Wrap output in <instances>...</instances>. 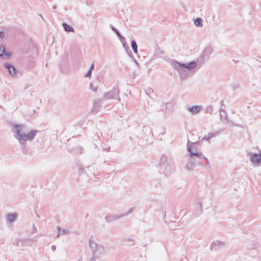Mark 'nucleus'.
<instances>
[{
	"mask_svg": "<svg viewBox=\"0 0 261 261\" xmlns=\"http://www.w3.org/2000/svg\"><path fill=\"white\" fill-rule=\"evenodd\" d=\"M133 210L134 208H131L127 213H124V214L126 215V216L128 215L129 214H131L133 212Z\"/></svg>",
	"mask_w": 261,
	"mask_h": 261,
	"instance_id": "obj_35",
	"label": "nucleus"
},
{
	"mask_svg": "<svg viewBox=\"0 0 261 261\" xmlns=\"http://www.w3.org/2000/svg\"><path fill=\"white\" fill-rule=\"evenodd\" d=\"M90 88L94 92H96L97 91V87H94L92 83L90 84Z\"/></svg>",
	"mask_w": 261,
	"mask_h": 261,
	"instance_id": "obj_31",
	"label": "nucleus"
},
{
	"mask_svg": "<svg viewBox=\"0 0 261 261\" xmlns=\"http://www.w3.org/2000/svg\"><path fill=\"white\" fill-rule=\"evenodd\" d=\"M17 218L16 213H9L7 215V220L9 223L15 222Z\"/></svg>",
	"mask_w": 261,
	"mask_h": 261,
	"instance_id": "obj_14",
	"label": "nucleus"
},
{
	"mask_svg": "<svg viewBox=\"0 0 261 261\" xmlns=\"http://www.w3.org/2000/svg\"><path fill=\"white\" fill-rule=\"evenodd\" d=\"M123 46L125 48L126 50L129 48L128 46L126 45V42L125 41V42H122Z\"/></svg>",
	"mask_w": 261,
	"mask_h": 261,
	"instance_id": "obj_37",
	"label": "nucleus"
},
{
	"mask_svg": "<svg viewBox=\"0 0 261 261\" xmlns=\"http://www.w3.org/2000/svg\"><path fill=\"white\" fill-rule=\"evenodd\" d=\"M114 216H115V220H117L121 219L122 218H123L124 217H125L126 215H125L124 213V214H121L120 215H114Z\"/></svg>",
	"mask_w": 261,
	"mask_h": 261,
	"instance_id": "obj_29",
	"label": "nucleus"
},
{
	"mask_svg": "<svg viewBox=\"0 0 261 261\" xmlns=\"http://www.w3.org/2000/svg\"><path fill=\"white\" fill-rule=\"evenodd\" d=\"M208 59L205 58L202 55L200 56L195 61L197 62L198 68H200Z\"/></svg>",
	"mask_w": 261,
	"mask_h": 261,
	"instance_id": "obj_15",
	"label": "nucleus"
},
{
	"mask_svg": "<svg viewBox=\"0 0 261 261\" xmlns=\"http://www.w3.org/2000/svg\"><path fill=\"white\" fill-rule=\"evenodd\" d=\"M105 219L108 223L115 221L114 215H107Z\"/></svg>",
	"mask_w": 261,
	"mask_h": 261,
	"instance_id": "obj_26",
	"label": "nucleus"
},
{
	"mask_svg": "<svg viewBox=\"0 0 261 261\" xmlns=\"http://www.w3.org/2000/svg\"><path fill=\"white\" fill-rule=\"evenodd\" d=\"M212 53V48L210 46H207L204 49L202 55L205 57V58L208 59L209 58L210 56Z\"/></svg>",
	"mask_w": 261,
	"mask_h": 261,
	"instance_id": "obj_16",
	"label": "nucleus"
},
{
	"mask_svg": "<svg viewBox=\"0 0 261 261\" xmlns=\"http://www.w3.org/2000/svg\"><path fill=\"white\" fill-rule=\"evenodd\" d=\"M84 170V168H82V167H80V171H83Z\"/></svg>",
	"mask_w": 261,
	"mask_h": 261,
	"instance_id": "obj_49",
	"label": "nucleus"
},
{
	"mask_svg": "<svg viewBox=\"0 0 261 261\" xmlns=\"http://www.w3.org/2000/svg\"><path fill=\"white\" fill-rule=\"evenodd\" d=\"M33 240H33V239H25V240L19 239V240H16L15 243H14V244L17 246H20V245L22 246V244L23 242H26V243L29 242L30 243H32Z\"/></svg>",
	"mask_w": 261,
	"mask_h": 261,
	"instance_id": "obj_17",
	"label": "nucleus"
},
{
	"mask_svg": "<svg viewBox=\"0 0 261 261\" xmlns=\"http://www.w3.org/2000/svg\"><path fill=\"white\" fill-rule=\"evenodd\" d=\"M184 64L185 65L184 66L185 67H186L189 70L195 69L197 67H198L197 62H196V61H191L188 63H184Z\"/></svg>",
	"mask_w": 261,
	"mask_h": 261,
	"instance_id": "obj_13",
	"label": "nucleus"
},
{
	"mask_svg": "<svg viewBox=\"0 0 261 261\" xmlns=\"http://www.w3.org/2000/svg\"><path fill=\"white\" fill-rule=\"evenodd\" d=\"M219 132H216L215 133H209L207 136V138L209 139V140L212 138L217 136V135H219Z\"/></svg>",
	"mask_w": 261,
	"mask_h": 261,
	"instance_id": "obj_27",
	"label": "nucleus"
},
{
	"mask_svg": "<svg viewBox=\"0 0 261 261\" xmlns=\"http://www.w3.org/2000/svg\"><path fill=\"white\" fill-rule=\"evenodd\" d=\"M69 233V229H61V234H66Z\"/></svg>",
	"mask_w": 261,
	"mask_h": 261,
	"instance_id": "obj_30",
	"label": "nucleus"
},
{
	"mask_svg": "<svg viewBox=\"0 0 261 261\" xmlns=\"http://www.w3.org/2000/svg\"><path fill=\"white\" fill-rule=\"evenodd\" d=\"M37 231V228L36 227L35 224L33 225L32 227V231L31 232V234L36 233Z\"/></svg>",
	"mask_w": 261,
	"mask_h": 261,
	"instance_id": "obj_32",
	"label": "nucleus"
},
{
	"mask_svg": "<svg viewBox=\"0 0 261 261\" xmlns=\"http://www.w3.org/2000/svg\"><path fill=\"white\" fill-rule=\"evenodd\" d=\"M98 245L94 241L89 239V247L91 249L93 253V256L91 257L90 261H95L98 258V256L95 254V250Z\"/></svg>",
	"mask_w": 261,
	"mask_h": 261,
	"instance_id": "obj_7",
	"label": "nucleus"
},
{
	"mask_svg": "<svg viewBox=\"0 0 261 261\" xmlns=\"http://www.w3.org/2000/svg\"><path fill=\"white\" fill-rule=\"evenodd\" d=\"M116 33V34L117 35L119 34V33H120V32H119V31L117 30L116 31V32H115Z\"/></svg>",
	"mask_w": 261,
	"mask_h": 261,
	"instance_id": "obj_46",
	"label": "nucleus"
},
{
	"mask_svg": "<svg viewBox=\"0 0 261 261\" xmlns=\"http://www.w3.org/2000/svg\"><path fill=\"white\" fill-rule=\"evenodd\" d=\"M117 37H118V38H119V37H121V36H122V35H121V34L120 33H119V34H118V35H117Z\"/></svg>",
	"mask_w": 261,
	"mask_h": 261,
	"instance_id": "obj_48",
	"label": "nucleus"
},
{
	"mask_svg": "<svg viewBox=\"0 0 261 261\" xmlns=\"http://www.w3.org/2000/svg\"><path fill=\"white\" fill-rule=\"evenodd\" d=\"M202 141H203V140H206V141H209V139H208L207 138V136H204L203 138H202Z\"/></svg>",
	"mask_w": 261,
	"mask_h": 261,
	"instance_id": "obj_44",
	"label": "nucleus"
},
{
	"mask_svg": "<svg viewBox=\"0 0 261 261\" xmlns=\"http://www.w3.org/2000/svg\"><path fill=\"white\" fill-rule=\"evenodd\" d=\"M171 159L169 155L163 154L160 160L159 172L168 175L171 171Z\"/></svg>",
	"mask_w": 261,
	"mask_h": 261,
	"instance_id": "obj_2",
	"label": "nucleus"
},
{
	"mask_svg": "<svg viewBox=\"0 0 261 261\" xmlns=\"http://www.w3.org/2000/svg\"><path fill=\"white\" fill-rule=\"evenodd\" d=\"M131 47L134 52L135 54H137V44L135 40H133L131 41Z\"/></svg>",
	"mask_w": 261,
	"mask_h": 261,
	"instance_id": "obj_25",
	"label": "nucleus"
},
{
	"mask_svg": "<svg viewBox=\"0 0 261 261\" xmlns=\"http://www.w3.org/2000/svg\"><path fill=\"white\" fill-rule=\"evenodd\" d=\"M187 109L191 114L193 115H195L200 112V110L201 109V106H194L191 107H188Z\"/></svg>",
	"mask_w": 261,
	"mask_h": 261,
	"instance_id": "obj_12",
	"label": "nucleus"
},
{
	"mask_svg": "<svg viewBox=\"0 0 261 261\" xmlns=\"http://www.w3.org/2000/svg\"><path fill=\"white\" fill-rule=\"evenodd\" d=\"M194 24L198 27H201L202 26V19L200 17H198L194 19Z\"/></svg>",
	"mask_w": 261,
	"mask_h": 261,
	"instance_id": "obj_24",
	"label": "nucleus"
},
{
	"mask_svg": "<svg viewBox=\"0 0 261 261\" xmlns=\"http://www.w3.org/2000/svg\"><path fill=\"white\" fill-rule=\"evenodd\" d=\"M165 55V53L163 50H161L160 48H158L156 49L154 56L156 58H163Z\"/></svg>",
	"mask_w": 261,
	"mask_h": 261,
	"instance_id": "obj_18",
	"label": "nucleus"
},
{
	"mask_svg": "<svg viewBox=\"0 0 261 261\" xmlns=\"http://www.w3.org/2000/svg\"><path fill=\"white\" fill-rule=\"evenodd\" d=\"M146 93L148 94H150L151 93H153V90L150 88H148L147 91H146Z\"/></svg>",
	"mask_w": 261,
	"mask_h": 261,
	"instance_id": "obj_38",
	"label": "nucleus"
},
{
	"mask_svg": "<svg viewBox=\"0 0 261 261\" xmlns=\"http://www.w3.org/2000/svg\"><path fill=\"white\" fill-rule=\"evenodd\" d=\"M200 155H198V156H196L195 159L197 160V161H199L200 162L201 161L205 162L207 164H208V161L207 159L203 155L202 152H200Z\"/></svg>",
	"mask_w": 261,
	"mask_h": 261,
	"instance_id": "obj_21",
	"label": "nucleus"
},
{
	"mask_svg": "<svg viewBox=\"0 0 261 261\" xmlns=\"http://www.w3.org/2000/svg\"><path fill=\"white\" fill-rule=\"evenodd\" d=\"M62 25L64 28V30L66 32H74V30L73 28L72 27H71V25L68 24L67 23L63 22L62 23Z\"/></svg>",
	"mask_w": 261,
	"mask_h": 261,
	"instance_id": "obj_19",
	"label": "nucleus"
},
{
	"mask_svg": "<svg viewBox=\"0 0 261 261\" xmlns=\"http://www.w3.org/2000/svg\"><path fill=\"white\" fill-rule=\"evenodd\" d=\"M4 56H6L7 58L9 59L11 56V53L6 50L4 45H1L0 46V57L4 58Z\"/></svg>",
	"mask_w": 261,
	"mask_h": 261,
	"instance_id": "obj_11",
	"label": "nucleus"
},
{
	"mask_svg": "<svg viewBox=\"0 0 261 261\" xmlns=\"http://www.w3.org/2000/svg\"><path fill=\"white\" fill-rule=\"evenodd\" d=\"M53 9H57V7L56 5H54L52 7Z\"/></svg>",
	"mask_w": 261,
	"mask_h": 261,
	"instance_id": "obj_45",
	"label": "nucleus"
},
{
	"mask_svg": "<svg viewBox=\"0 0 261 261\" xmlns=\"http://www.w3.org/2000/svg\"><path fill=\"white\" fill-rule=\"evenodd\" d=\"M119 90L118 86L115 87L109 92L105 93L103 97L104 100L116 99L120 101V98L119 95Z\"/></svg>",
	"mask_w": 261,
	"mask_h": 261,
	"instance_id": "obj_3",
	"label": "nucleus"
},
{
	"mask_svg": "<svg viewBox=\"0 0 261 261\" xmlns=\"http://www.w3.org/2000/svg\"><path fill=\"white\" fill-rule=\"evenodd\" d=\"M184 65H185L184 63H181L176 61H174L173 62L174 68L177 70L179 74L187 71L186 69H187Z\"/></svg>",
	"mask_w": 261,
	"mask_h": 261,
	"instance_id": "obj_8",
	"label": "nucleus"
},
{
	"mask_svg": "<svg viewBox=\"0 0 261 261\" xmlns=\"http://www.w3.org/2000/svg\"><path fill=\"white\" fill-rule=\"evenodd\" d=\"M197 143H193L190 141H188L187 144V150L189 153V156L191 158L195 159L198 155H200V151H198V149L196 146Z\"/></svg>",
	"mask_w": 261,
	"mask_h": 261,
	"instance_id": "obj_4",
	"label": "nucleus"
},
{
	"mask_svg": "<svg viewBox=\"0 0 261 261\" xmlns=\"http://www.w3.org/2000/svg\"><path fill=\"white\" fill-rule=\"evenodd\" d=\"M92 74V71L90 70H88V72L85 74V77H90Z\"/></svg>",
	"mask_w": 261,
	"mask_h": 261,
	"instance_id": "obj_33",
	"label": "nucleus"
},
{
	"mask_svg": "<svg viewBox=\"0 0 261 261\" xmlns=\"http://www.w3.org/2000/svg\"><path fill=\"white\" fill-rule=\"evenodd\" d=\"M103 252L104 248L101 245H99L95 250V254L99 256V255L103 253Z\"/></svg>",
	"mask_w": 261,
	"mask_h": 261,
	"instance_id": "obj_23",
	"label": "nucleus"
},
{
	"mask_svg": "<svg viewBox=\"0 0 261 261\" xmlns=\"http://www.w3.org/2000/svg\"><path fill=\"white\" fill-rule=\"evenodd\" d=\"M116 33V34L117 35L119 34V33H120V32H119V31L117 30L116 31V32H115Z\"/></svg>",
	"mask_w": 261,
	"mask_h": 261,
	"instance_id": "obj_47",
	"label": "nucleus"
},
{
	"mask_svg": "<svg viewBox=\"0 0 261 261\" xmlns=\"http://www.w3.org/2000/svg\"><path fill=\"white\" fill-rule=\"evenodd\" d=\"M224 243L219 241H213L211 244V250L217 251L224 246Z\"/></svg>",
	"mask_w": 261,
	"mask_h": 261,
	"instance_id": "obj_9",
	"label": "nucleus"
},
{
	"mask_svg": "<svg viewBox=\"0 0 261 261\" xmlns=\"http://www.w3.org/2000/svg\"><path fill=\"white\" fill-rule=\"evenodd\" d=\"M5 37V33L4 32L1 31H0V38H3Z\"/></svg>",
	"mask_w": 261,
	"mask_h": 261,
	"instance_id": "obj_41",
	"label": "nucleus"
},
{
	"mask_svg": "<svg viewBox=\"0 0 261 261\" xmlns=\"http://www.w3.org/2000/svg\"><path fill=\"white\" fill-rule=\"evenodd\" d=\"M4 67L8 70L9 73L12 76H14L16 73L15 67L10 63H5Z\"/></svg>",
	"mask_w": 261,
	"mask_h": 261,
	"instance_id": "obj_10",
	"label": "nucleus"
},
{
	"mask_svg": "<svg viewBox=\"0 0 261 261\" xmlns=\"http://www.w3.org/2000/svg\"><path fill=\"white\" fill-rule=\"evenodd\" d=\"M110 27L114 32H116V31L117 30V29L116 28H115L112 24H110Z\"/></svg>",
	"mask_w": 261,
	"mask_h": 261,
	"instance_id": "obj_36",
	"label": "nucleus"
},
{
	"mask_svg": "<svg viewBox=\"0 0 261 261\" xmlns=\"http://www.w3.org/2000/svg\"><path fill=\"white\" fill-rule=\"evenodd\" d=\"M94 63H93L91 65L90 67L89 70H90V71H92V70L94 69Z\"/></svg>",
	"mask_w": 261,
	"mask_h": 261,
	"instance_id": "obj_40",
	"label": "nucleus"
},
{
	"mask_svg": "<svg viewBox=\"0 0 261 261\" xmlns=\"http://www.w3.org/2000/svg\"><path fill=\"white\" fill-rule=\"evenodd\" d=\"M129 139L133 140V138L131 137H129Z\"/></svg>",
	"mask_w": 261,
	"mask_h": 261,
	"instance_id": "obj_52",
	"label": "nucleus"
},
{
	"mask_svg": "<svg viewBox=\"0 0 261 261\" xmlns=\"http://www.w3.org/2000/svg\"><path fill=\"white\" fill-rule=\"evenodd\" d=\"M188 76H189V73L187 72V71H186L184 72H182V73H181V74H180V76L181 79H185L187 77H188Z\"/></svg>",
	"mask_w": 261,
	"mask_h": 261,
	"instance_id": "obj_28",
	"label": "nucleus"
},
{
	"mask_svg": "<svg viewBox=\"0 0 261 261\" xmlns=\"http://www.w3.org/2000/svg\"><path fill=\"white\" fill-rule=\"evenodd\" d=\"M100 103V100H99L97 101H95L93 104L92 112L97 113L99 111V109L100 107L99 103Z\"/></svg>",
	"mask_w": 261,
	"mask_h": 261,
	"instance_id": "obj_22",
	"label": "nucleus"
},
{
	"mask_svg": "<svg viewBox=\"0 0 261 261\" xmlns=\"http://www.w3.org/2000/svg\"><path fill=\"white\" fill-rule=\"evenodd\" d=\"M106 150H107L108 151H109V150H110V148H107V149H106Z\"/></svg>",
	"mask_w": 261,
	"mask_h": 261,
	"instance_id": "obj_50",
	"label": "nucleus"
},
{
	"mask_svg": "<svg viewBox=\"0 0 261 261\" xmlns=\"http://www.w3.org/2000/svg\"><path fill=\"white\" fill-rule=\"evenodd\" d=\"M25 127L24 124H12V132L16 135L14 137L18 141L23 153H24L26 150V142L33 141L38 132L37 130H32L25 134Z\"/></svg>",
	"mask_w": 261,
	"mask_h": 261,
	"instance_id": "obj_1",
	"label": "nucleus"
},
{
	"mask_svg": "<svg viewBox=\"0 0 261 261\" xmlns=\"http://www.w3.org/2000/svg\"><path fill=\"white\" fill-rule=\"evenodd\" d=\"M119 39L121 42H125V38L122 36L121 37H119Z\"/></svg>",
	"mask_w": 261,
	"mask_h": 261,
	"instance_id": "obj_39",
	"label": "nucleus"
},
{
	"mask_svg": "<svg viewBox=\"0 0 261 261\" xmlns=\"http://www.w3.org/2000/svg\"><path fill=\"white\" fill-rule=\"evenodd\" d=\"M51 250L54 252L55 251V250H56V247L55 245H53L51 247Z\"/></svg>",
	"mask_w": 261,
	"mask_h": 261,
	"instance_id": "obj_43",
	"label": "nucleus"
},
{
	"mask_svg": "<svg viewBox=\"0 0 261 261\" xmlns=\"http://www.w3.org/2000/svg\"><path fill=\"white\" fill-rule=\"evenodd\" d=\"M202 164V162H200L199 161H197L196 159L191 158L189 156L188 163L187 164L186 168L188 170H193L195 167Z\"/></svg>",
	"mask_w": 261,
	"mask_h": 261,
	"instance_id": "obj_5",
	"label": "nucleus"
},
{
	"mask_svg": "<svg viewBox=\"0 0 261 261\" xmlns=\"http://www.w3.org/2000/svg\"><path fill=\"white\" fill-rule=\"evenodd\" d=\"M250 160L254 165H261V153H250Z\"/></svg>",
	"mask_w": 261,
	"mask_h": 261,
	"instance_id": "obj_6",
	"label": "nucleus"
},
{
	"mask_svg": "<svg viewBox=\"0 0 261 261\" xmlns=\"http://www.w3.org/2000/svg\"><path fill=\"white\" fill-rule=\"evenodd\" d=\"M212 111V107H209L208 108H207L206 109V112L207 113L211 112Z\"/></svg>",
	"mask_w": 261,
	"mask_h": 261,
	"instance_id": "obj_42",
	"label": "nucleus"
},
{
	"mask_svg": "<svg viewBox=\"0 0 261 261\" xmlns=\"http://www.w3.org/2000/svg\"><path fill=\"white\" fill-rule=\"evenodd\" d=\"M57 230H58V233L56 236V238H59L61 234V227L60 226H58L57 228Z\"/></svg>",
	"mask_w": 261,
	"mask_h": 261,
	"instance_id": "obj_34",
	"label": "nucleus"
},
{
	"mask_svg": "<svg viewBox=\"0 0 261 261\" xmlns=\"http://www.w3.org/2000/svg\"><path fill=\"white\" fill-rule=\"evenodd\" d=\"M220 118L221 119H223L224 120H226L227 122H229V120L227 118V115L225 110L221 108L220 109Z\"/></svg>",
	"mask_w": 261,
	"mask_h": 261,
	"instance_id": "obj_20",
	"label": "nucleus"
},
{
	"mask_svg": "<svg viewBox=\"0 0 261 261\" xmlns=\"http://www.w3.org/2000/svg\"><path fill=\"white\" fill-rule=\"evenodd\" d=\"M200 207L201 211H202V206H201V204H200Z\"/></svg>",
	"mask_w": 261,
	"mask_h": 261,
	"instance_id": "obj_51",
	"label": "nucleus"
}]
</instances>
